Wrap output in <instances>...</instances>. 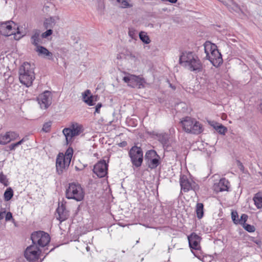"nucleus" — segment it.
<instances>
[{
    "instance_id": "8",
    "label": "nucleus",
    "mask_w": 262,
    "mask_h": 262,
    "mask_svg": "<svg viewBox=\"0 0 262 262\" xmlns=\"http://www.w3.org/2000/svg\"><path fill=\"white\" fill-rule=\"evenodd\" d=\"M129 156L133 165L136 168L140 167L143 160V152L141 147L133 146L128 152Z\"/></svg>"
},
{
    "instance_id": "6",
    "label": "nucleus",
    "mask_w": 262,
    "mask_h": 262,
    "mask_svg": "<svg viewBox=\"0 0 262 262\" xmlns=\"http://www.w3.org/2000/svg\"><path fill=\"white\" fill-rule=\"evenodd\" d=\"M31 239L32 244L37 247H44L49 243L50 236L48 233L44 231H37L31 234Z\"/></svg>"
},
{
    "instance_id": "48",
    "label": "nucleus",
    "mask_w": 262,
    "mask_h": 262,
    "mask_svg": "<svg viewBox=\"0 0 262 262\" xmlns=\"http://www.w3.org/2000/svg\"><path fill=\"white\" fill-rule=\"evenodd\" d=\"M127 145V143L125 141H123L119 144L120 147H124Z\"/></svg>"
},
{
    "instance_id": "35",
    "label": "nucleus",
    "mask_w": 262,
    "mask_h": 262,
    "mask_svg": "<svg viewBox=\"0 0 262 262\" xmlns=\"http://www.w3.org/2000/svg\"><path fill=\"white\" fill-rule=\"evenodd\" d=\"M248 215L246 214H243L241 216L240 219H238L239 221V224L242 225L243 226H244V224H246V222L247 221L248 219Z\"/></svg>"
},
{
    "instance_id": "28",
    "label": "nucleus",
    "mask_w": 262,
    "mask_h": 262,
    "mask_svg": "<svg viewBox=\"0 0 262 262\" xmlns=\"http://www.w3.org/2000/svg\"><path fill=\"white\" fill-rule=\"evenodd\" d=\"M11 141L10 137H9L7 133L5 135H0V144L5 145Z\"/></svg>"
},
{
    "instance_id": "27",
    "label": "nucleus",
    "mask_w": 262,
    "mask_h": 262,
    "mask_svg": "<svg viewBox=\"0 0 262 262\" xmlns=\"http://www.w3.org/2000/svg\"><path fill=\"white\" fill-rule=\"evenodd\" d=\"M216 125H214V128L220 134L225 135L227 131V128L222 124L215 123Z\"/></svg>"
},
{
    "instance_id": "21",
    "label": "nucleus",
    "mask_w": 262,
    "mask_h": 262,
    "mask_svg": "<svg viewBox=\"0 0 262 262\" xmlns=\"http://www.w3.org/2000/svg\"><path fill=\"white\" fill-rule=\"evenodd\" d=\"M229 182L225 178L221 179L219 182L215 185L214 189L216 191H223L228 190V184Z\"/></svg>"
},
{
    "instance_id": "7",
    "label": "nucleus",
    "mask_w": 262,
    "mask_h": 262,
    "mask_svg": "<svg viewBox=\"0 0 262 262\" xmlns=\"http://www.w3.org/2000/svg\"><path fill=\"white\" fill-rule=\"evenodd\" d=\"M19 27L13 21H8L1 23L0 25V34L6 36H9L11 35L16 34H20Z\"/></svg>"
},
{
    "instance_id": "14",
    "label": "nucleus",
    "mask_w": 262,
    "mask_h": 262,
    "mask_svg": "<svg viewBox=\"0 0 262 262\" xmlns=\"http://www.w3.org/2000/svg\"><path fill=\"white\" fill-rule=\"evenodd\" d=\"M70 162L68 161L63 157V154H59L56 158V168L57 173L59 175L61 174L64 170L69 167Z\"/></svg>"
},
{
    "instance_id": "34",
    "label": "nucleus",
    "mask_w": 262,
    "mask_h": 262,
    "mask_svg": "<svg viewBox=\"0 0 262 262\" xmlns=\"http://www.w3.org/2000/svg\"><path fill=\"white\" fill-rule=\"evenodd\" d=\"M51 127V122H48L44 123L42 130L48 133L50 131Z\"/></svg>"
},
{
    "instance_id": "51",
    "label": "nucleus",
    "mask_w": 262,
    "mask_h": 262,
    "mask_svg": "<svg viewBox=\"0 0 262 262\" xmlns=\"http://www.w3.org/2000/svg\"><path fill=\"white\" fill-rule=\"evenodd\" d=\"M170 86L171 88H172L173 90H174V89H175V87H174V86H173L171 85V84H170Z\"/></svg>"
},
{
    "instance_id": "26",
    "label": "nucleus",
    "mask_w": 262,
    "mask_h": 262,
    "mask_svg": "<svg viewBox=\"0 0 262 262\" xmlns=\"http://www.w3.org/2000/svg\"><path fill=\"white\" fill-rule=\"evenodd\" d=\"M13 196V191L11 187L8 188L4 194V199L6 201L10 200Z\"/></svg>"
},
{
    "instance_id": "39",
    "label": "nucleus",
    "mask_w": 262,
    "mask_h": 262,
    "mask_svg": "<svg viewBox=\"0 0 262 262\" xmlns=\"http://www.w3.org/2000/svg\"><path fill=\"white\" fill-rule=\"evenodd\" d=\"M0 182L4 184L5 186H7V181L6 176L4 175L2 172L0 173Z\"/></svg>"
},
{
    "instance_id": "4",
    "label": "nucleus",
    "mask_w": 262,
    "mask_h": 262,
    "mask_svg": "<svg viewBox=\"0 0 262 262\" xmlns=\"http://www.w3.org/2000/svg\"><path fill=\"white\" fill-rule=\"evenodd\" d=\"M183 129L187 133L199 134L203 132L202 124L194 119L186 117L181 121Z\"/></svg>"
},
{
    "instance_id": "17",
    "label": "nucleus",
    "mask_w": 262,
    "mask_h": 262,
    "mask_svg": "<svg viewBox=\"0 0 262 262\" xmlns=\"http://www.w3.org/2000/svg\"><path fill=\"white\" fill-rule=\"evenodd\" d=\"M201 238L195 233L193 232L188 236L189 246L191 249L199 250L201 248L200 245Z\"/></svg>"
},
{
    "instance_id": "13",
    "label": "nucleus",
    "mask_w": 262,
    "mask_h": 262,
    "mask_svg": "<svg viewBox=\"0 0 262 262\" xmlns=\"http://www.w3.org/2000/svg\"><path fill=\"white\" fill-rule=\"evenodd\" d=\"M180 183L181 189L184 192H188L190 190L195 191L199 189L198 185L192 180H188L187 176L185 175L180 177Z\"/></svg>"
},
{
    "instance_id": "32",
    "label": "nucleus",
    "mask_w": 262,
    "mask_h": 262,
    "mask_svg": "<svg viewBox=\"0 0 262 262\" xmlns=\"http://www.w3.org/2000/svg\"><path fill=\"white\" fill-rule=\"evenodd\" d=\"M231 218L233 223L235 224H238V215L236 211H232L231 213Z\"/></svg>"
},
{
    "instance_id": "40",
    "label": "nucleus",
    "mask_w": 262,
    "mask_h": 262,
    "mask_svg": "<svg viewBox=\"0 0 262 262\" xmlns=\"http://www.w3.org/2000/svg\"><path fill=\"white\" fill-rule=\"evenodd\" d=\"M222 3L227 6H231L234 4V1L233 0H224Z\"/></svg>"
},
{
    "instance_id": "24",
    "label": "nucleus",
    "mask_w": 262,
    "mask_h": 262,
    "mask_svg": "<svg viewBox=\"0 0 262 262\" xmlns=\"http://www.w3.org/2000/svg\"><path fill=\"white\" fill-rule=\"evenodd\" d=\"M204 205L202 203H197L196 206V213L198 219H201L204 215Z\"/></svg>"
},
{
    "instance_id": "52",
    "label": "nucleus",
    "mask_w": 262,
    "mask_h": 262,
    "mask_svg": "<svg viewBox=\"0 0 262 262\" xmlns=\"http://www.w3.org/2000/svg\"><path fill=\"white\" fill-rule=\"evenodd\" d=\"M218 1H220V2H222V3H223V1H224V0H218Z\"/></svg>"
},
{
    "instance_id": "47",
    "label": "nucleus",
    "mask_w": 262,
    "mask_h": 262,
    "mask_svg": "<svg viewBox=\"0 0 262 262\" xmlns=\"http://www.w3.org/2000/svg\"><path fill=\"white\" fill-rule=\"evenodd\" d=\"M163 2L168 1L170 3L174 4L176 3L178 1V0H162Z\"/></svg>"
},
{
    "instance_id": "20",
    "label": "nucleus",
    "mask_w": 262,
    "mask_h": 262,
    "mask_svg": "<svg viewBox=\"0 0 262 262\" xmlns=\"http://www.w3.org/2000/svg\"><path fill=\"white\" fill-rule=\"evenodd\" d=\"M56 212L58 215L57 219L61 222L65 221L69 216L68 212L66 210V206L63 204L57 208Z\"/></svg>"
},
{
    "instance_id": "10",
    "label": "nucleus",
    "mask_w": 262,
    "mask_h": 262,
    "mask_svg": "<svg viewBox=\"0 0 262 262\" xmlns=\"http://www.w3.org/2000/svg\"><path fill=\"white\" fill-rule=\"evenodd\" d=\"M128 76H125L123 78V80L127 83L129 86L135 88L138 86L139 88L144 86V83H145V79L139 76L128 74Z\"/></svg>"
},
{
    "instance_id": "49",
    "label": "nucleus",
    "mask_w": 262,
    "mask_h": 262,
    "mask_svg": "<svg viewBox=\"0 0 262 262\" xmlns=\"http://www.w3.org/2000/svg\"><path fill=\"white\" fill-rule=\"evenodd\" d=\"M239 163L240 169H242L244 168V166L242 165V164L241 163H240L239 162Z\"/></svg>"
},
{
    "instance_id": "18",
    "label": "nucleus",
    "mask_w": 262,
    "mask_h": 262,
    "mask_svg": "<svg viewBox=\"0 0 262 262\" xmlns=\"http://www.w3.org/2000/svg\"><path fill=\"white\" fill-rule=\"evenodd\" d=\"M82 99L88 105L93 106L95 104V102L97 101V96L91 95L90 90H86L82 93Z\"/></svg>"
},
{
    "instance_id": "41",
    "label": "nucleus",
    "mask_w": 262,
    "mask_h": 262,
    "mask_svg": "<svg viewBox=\"0 0 262 262\" xmlns=\"http://www.w3.org/2000/svg\"><path fill=\"white\" fill-rule=\"evenodd\" d=\"M128 35L132 39H135L136 37L135 31L134 30H129L128 31Z\"/></svg>"
},
{
    "instance_id": "30",
    "label": "nucleus",
    "mask_w": 262,
    "mask_h": 262,
    "mask_svg": "<svg viewBox=\"0 0 262 262\" xmlns=\"http://www.w3.org/2000/svg\"><path fill=\"white\" fill-rule=\"evenodd\" d=\"M73 150L71 148H69L65 154V155H63V157L67 159V162L68 161H69L70 162L71 161V159L73 156Z\"/></svg>"
},
{
    "instance_id": "12",
    "label": "nucleus",
    "mask_w": 262,
    "mask_h": 262,
    "mask_svg": "<svg viewBox=\"0 0 262 262\" xmlns=\"http://www.w3.org/2000/svg\"><path fill=\"white\" fill-rule=\"evenodd\" d=\"M83 129L81 125L77 123L73 124L70 128H65L62 133L66 137L67 143L69 140L73 137L79 135L82 132Z\"/></svg>"
},
{
    "instance_id": "44",
    "label": "nucleus",
    "mask_w": 262,
    "mask_h": 262,
    "mask_svg": "<svg viewBox=\"0 0 262 262\" xmlns=\"http://www.w3.org/2000/svg\"><path fill=\"white\" fill-rule=\"evenodd\" d=\"M17 147L15 143H13L9 146V149L10 150H14L15 148Z\"/></svg>"
},
{
    "instance_id": "23",
    "label": "nucleus",
    "mask_w": 262,
    "mask_h": 262,
    "mask_svg": "<svg viewBox=\"0 0 262 262\" xmlns=\"http://www.w3.org/2000/svg\"><path fill=\"white\" fill-rule=\"evenodd\" d=\"M254 204L258 209L262 208V196L259 193H256L253 199Z\"/></svg>"
},
{
    "instance_id": "36",
    "label": "nucleus",
    "mask_w": 262,
    "mask_h": 262,
    "mask_svg": "<svg viewBox=\"0 0 262 262\" xmlns=\"http://www.w3.org/2000/svg\"><path fill=\"white\" fill-rule=\"evenodd\" d=\"M7 133L9 137H10L11 141L15 140L19 136V135L15 132H7Z\"/></svg>"
},
{
    "instance_id": "50",
    "label": "nucleus",
    "mask_w": 262,
    "mask_h": 262,
    "mask_svg": "<svg viewBox=\"0 0 262 262\" xmlns=\"http://www.w3.org/2000/svg\"><path fill=\"white\" fill-rule=\"evenodd\" d=\"M259 107H260V110L262 112V103H260V105H259Z\"/></svg>"
},
{
    "instance_id": "29",
    "label": "nucleus",
    "mask_w": 262,
    "mask_h": 262,
    "mask_svg": "<svg viewBox=\"0 0 262 262\" xmlns=\"http://www.w3.org/2000/svg\"><path fill=\"white\" fill-rule=\"evenodd\" d=\"M117 2L121 4L120 7L122 8H132L133 7L132 4H130L127 0H116Z\"/></svg>"
},
{
    "instance_id": "19",
    "label": "nucleus",
    "mask_w": 262,
    "mask_h": 262,
    "mask_svg": "<svg viewBox=\"0 0 262 262\" xmlns=\"http://www.w3.org/2000/svg\"><path fill=\"white\" fill-rule=\"evenodd\" d=\"M31 42L34 46L37 47L39 44L42 43V38L40 35V31L39 30H34L31 37Z\"/></svg>"
},
{
    "instance_id": "53",
    "label": "nucleus",
    "mask_w": 262,
    "mask_h": 262,
    "mask_svg": "<svg viewBox=\"0 0 262 262\" xmlns=\"http://www.w3.org/2000/svg\"><path fill=\"white\" fill-rule=\"evenodd\" d=\"M53 249H54V248H53L52 249H51L50 251H52Z\"/></svg>"
},
{
    "instance_id": "15",
    "label": "nucleus",
    "mask_w": 262,
    "mask_h": 262,
    "mask_svg": "<svg viewBox=\"0 0 262 262\" xmlns=\"http://www.w3.org/2000/svg\"><path fill=\"white\" fill-rule=\"evenodd\" d=\"M108 164L105 160H101L97 162L94 166L93 172L98 177L103 178L107 173Z\"/></svg>"
},
{
    "instance_id": "3",
    "label": "nucleus",
    "mask_w": 262,
    "mask_h": 262,
    "mask_svg": "<svg viewBox=\"0 0 262 262\" xmlns=\"http://www.w3.org/2000/svg\"><path fill=\"white\" fill-rule=\"evenodd\" d=\"M206 57L212 64L216 67L220 66L223 63L221 53L217 49V46L210 41H206L204 44Z\"/></svg>"
},
{
    "instance_id": "11",
    "label": "nucleus",
    "mask_w": 262,
    "mask_h": 262,
    "mask_svg": "<svg viewBox=\"0 0 262 262\" xmlns=\"http://www.w3.org/2000/svg\"><path fill=\"white\" fill-rule=\"evenodd\" d=\"M40 253L39 247L32 244L26 248L24 256L27 260L34 261L38 259Z\"/></svg>"
},
{
    "instance_id": "16",
    "label": "nucleus",
    "mask_w": 262,
    "mask_h": 262,
    "mask_svg": "<svg viewBox=\"0 0 262 262\" xmlns=\"http://www.w3.org/2000/svg\"><path fill=\"white\" fill-rule=\"evenodd\" d=\"M52 94L46 91L39 95L37 100L41 108H47L52 103Z\"/></svg>"
},
{
    "instance_id": "42",
    "label": "nucleus",
    "mask_w": 262,
    "mask_h": 262,
    "mask_svg": "<svg viewBox=\"0 0 262 262\" xmlns=\"http://www.w3.org/2000/svg\"><path fill=\"white\" fill-rule=\"evenodd\" d=\"M102 104L101 103H98L95 106V111L94 112V114L96 113H100V109L102 107Z\"/></svg>"
},
{
    "instance_id": "1",
    "label": "nucleus",
    "mask_w": 262,
    "mask_h": 262,
    "mask_svg": "<svg viewBox=\"0 0 262 262\" xmlns=\"http://www.w3.org/2000/svg\"><path fill=\"white\" fill-rule=\"evenodd\" d=\"M179 64L195 73L201 72L204 66L198 56L193 52H183L179 57Z\"/></svg>"
},
{
    "instance_id": "22",
    "label": "nucleus",
    "mask_w": 262,
    "mask_h": 262,
    "mask_svg": "<svg viewBox=\"0 0 262 262\" xmlns=\"http://www.w3.org/2000/svg\"><path fill=\"white\" fill-rule=\"evenodd\" d=\"M36 48V51L38 52L39 54L44 55L45 56H48V59H52L53 54L49 52L47 48L40 46H39Z\"/></svg>"
},
{
    "instance_id": "46",
    "label": "nucleus",
    "mask_w": 262,
    "mask_h": 262,
    "mask_svg": "<svg viewBox=\"0 0 262 262\" xmlns=\"http://www.w3.org/2000/svg\"><path fill=\"white\" fill-rule=\"evenodd\" d=\"M5 211H0V220H2L4 217V215L5 214Z\"/></svg>"
},
{
    "instance_id": "43",
    "label": "nucleus",
    "mask_w": 262,
    "mask_h": 262,
    "mask_svg": "<svg viewBox=\"0 0 262 262\" xmlns=\"http://www.w3.org/2000/svg\"><path fill=\"white\" fill-rule=\"evenodd\" d=\"M12 214L10 212H8L5 216V220L6 221L11 220L12 219Z\"/></svg>"
},
{
    "instance_id": "2",
    "label": "nucleus",
    "mask_w": 262,
    "mask_h": 262,
    "mask_svg": "<svg viewBox=\"0 0 262 262\" xmlns=\"http://www.w3.org/2000/svg\"><path fill=\"white\" fill-rule=\"evenodd\" d=\"M34 70V65L28 62H24L19 69V81L27 87L31 86L35 79Z\"/></svg>"
},
{
    "instance_id": "45",
    "label": "nucleus",
    "mask_w": 262,
    "mask_h": 262,
    "mask_svg": "<svg viewBox=\"0 0 262 262\" xmlns=\"http://www.w3.org/2000/svg\"><path fill=\"white\" fill-rule=\"evenodd\" d=\"M25 141V139L24 138L19 141L15 143L17 146H19V145L21 144L24 141Z\"/></svg>"
},
{
    "instance_id": "9",
    "label": "nucleus",
    "mask_w": 262,
    "mask_h": 262,
    "mask_svg": "<svg viewBox=\"0 0 262 262\" xmlns=\"http://www.w3.org/2000/svg\"><path fill=\"white\" fill-rule=\"evenodd\" d=\"M145 160L148 167L156 168L160 164V157L154 150H148L145 155Z\"/></svg>"
},
{
    "instance_id": "25",
    "label": "nucleus",
    "mask_w": 262,
    "mask_h": 262,
    "mask_svg": "<svg viewBox=\"0 0 262 262\" xmlns=\"http://www.w3.org/2000/svg\"><path fill=\"white\" fill-rule=\"evenodd\" d=\"M140 39L144 43L148 44L151 40L149 37L147 35V33L144 31H141L139 34Z\"/></svg>"
},
{
    "instance_id": "37",
    "label": "nucleus",
    "mask_w": 262,
    "mask_h": 262,
    "mask_svg": "<svg viewBox=\"0 0 262 262\" xmlns=\"http://www.w3.org/2000/svg\"><path fill=\"white\" fill-rule=\"evenodd\" d=\"M54 19L52 18H50L49 19H46L44 21V26L46 28H48L51 27V24L54 23Z\"/></svg>"
},
{
    "instance_id": "5",
    "label": "nucleus",
    "mask_w": 262,
    "mask_h": 262,
    "mask_svg": "<svg viewBox=\"0 0 262 262\" xmlns=\"http://www.w3.org/2000/svg\"><path fill=\"white\" fill-rule=\"evenodd\" d=\"M66 195L68 199H73L79 202L83 199L84 193L80 184L73 182L69 184L66 189Z\"/></svg>"
},
{
    "instance_id": "31",
    "label": "nucleus",
    "mask_w": 262,
    "mask_h": 262,
    "mask_svg": "<svg viewBox=\"0 0 262 262\" xmlns=\"http://www.w3.org/2000/svg\"><path fill=\"white\" fill-rule=\"evenodd\" d=\"M157 138L161 143L164 144H166L167 142V138L164 134H157Z\"/></svg>"
},
{
    "instance_id": "33",
    "label": "nucleus",
    "mask_w": 262,
    "mask_h": 262,
    "mask_svg": "<svg viewBox=\"0 0 262 262\" xmlns=\"http://www.w3.org/2000/svg\"><path fill=\"white\" fill-rule=\"evenodd\" d=\"M243 228L249 232H253L255 231V228L254 226L248 224H244Z\"/></svg>"
},
{
    "instance_id": "38",
    "label": "nucleus",
    "mask_w": 262,
    "mask_h": 262,
    "mask_svg": "<svg viewBox=\"0 0 262 262\" xmlns=\"http://www.w3.org/2000/svg\"><path fill=\"white\" fill-rule=\"evenodd\" d=\"M53 33V31L51 29L47 30L45 32L43 33L41 35V37L42 38H47L48 36H50Z\"/></svg>"
}]
</instances>
